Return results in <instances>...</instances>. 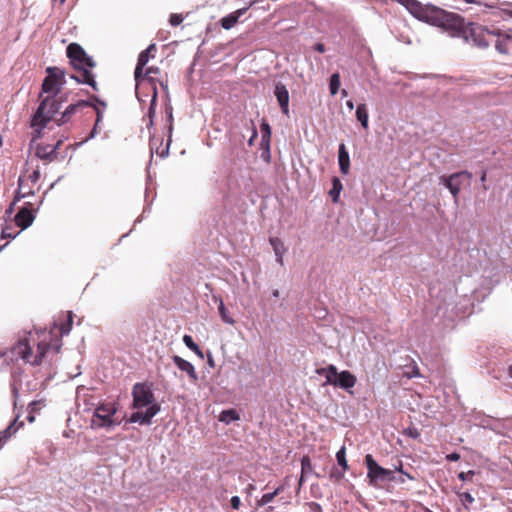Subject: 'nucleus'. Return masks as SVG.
<instances>
[{
  "label": "nucleus",
  "instance_id": "nucleus-1",
  "mask_svg": "<svg viewBox=\"0 0 512 512\" xmlns=\"http://www.w3.org/2000/svg\"><path fill=\"white\" fill-rule=\"evenodd\" d=\"M52 332L36 331L29 332L10 350L3 353L2 357L5 361L15 362L22 359L25 363L31 365H39L50 348H54L56 352L60 350L58 341L51 343Z\"/></svg>",
  "mask_w": 512,
  "mask_h": 512
},
{
  "label": "nucleus",
  "instance_id": "nucleus-2",
  "mask_svg": "<svg viewBox=\"0 0 512 512\" xmlns=\"http://www.w3.org/2000/svg\"><path fill=\"white\" fill-rule=\"evenodd\" d=\"M47 72L48 76L42 84V92L47 96L41 101L31 122L32 128L37 132V137H40L42 129L46 127L47 123L59 110V105L53 97L60 90V79L63 77V72L56 67H48Z\"/></svg>",
  "mask_w": 512,
  "mask_h": 512
},
{
  "label": "nucleus",
  "instance_id": "nucleus-3",
  "mask_svg": "<svg viewBox=\"0 0 512 512\" xmlns=\"http://www.w3.org/2000/svg\"><path fill=\"white\" fill-rule=\"evenodd\" d=\"M133 407L138 411L134 412L129 422L139 424H150L152 418L160 411L154 395L149 386L137 383L133 387Z\"/></svg>",
  "mask_w": 512,
  "mask_h": 512
},
{
  "label": "nucleus",
  "instance_id": "nucleus-4",
  "mask_svg": "<svg viewBox=\"0 0 512 512\" xmlns=\"http://www.w3.org/2000/svg\"><path fill=\"white\" fill-rule=\"evenodd\" d=\"M397 3L404 6L414 17L430 25L445 27L453 20V14L443 10L424 9L416 0H396Z\"/></svg>",
  "mask_w": 512,
  "mask_h": 512
},
{
  "label": "nucleus",
  "instance_id": "nucleus-5",
  "mask_svg": "<svg viewBox=\"0 0 512 512\" xmlns=\"http://www.w3.org/2000/svg\"><path fill=\"white\" fill-rule=\"evenodd\" d=\"M67 56L69 57L72 65L76 69L81 70L80 76H72V78L79 83L88 84L96 90V82L93 75L88 70L95 67L96 64L94 60L86 54L80 45L76 43H72L67 47Z\"/></svg>",
  "mask_w": 512,
  "mask_h": 512
},
{
  "label": "nucleus",
  "instance_id": "nucleus-6",
  "mask_svg": "<svg viewBox=\"0 0 512 512\" xmlns=\"http://www.w3.org/2000/svg\"><path fill=\"white\" fill-rule=\"evenodd\" d=\"M117 407L113 403H101L99 404L92 415L91 427L93 429H106L111 428L120 424V420L116 417Z\"/></svg>",
  "mask_w": 512,
  "mask_h": 512
},
{
  "label": "nucleus",
  "instance_id": "nucleus-7",
  "mask_svg": "<svg viewBox=\"0 0 512 512\" xmlns=\"http://www.w3.org/2000/svg\"><path fill=\"white\" fill-rule=\"evenodd\" d=\"M317 373L324 375L326 383L334 385L343 389L352 388L356 383V377L349 371H342L338 373L334 365H329L327 368L317 369Z\"/></svg>",
  "mask_w": 512,
  "mask_h": 512
},
{
  "label": "nucleus",
  "instance_id": "nucleus-8",
  "mask_svg": "<svg viewBox=\"0 0 512 512\" xmlns=\"http://www.w3.org/2000/svg\"><path fill=\"white\" fill-rule=\"evenodd\" d=\"M365 463L368 469L367 477L371 485H376L378 482L396 481L394 471L381 467L372 455H366Z\"/></svg>",
  "mask_w": 512,
  "mask_h": 512
},
{
  "label": "nucleus",
  "instance_id": "nucleus-9",
  "mask_svg": "<svg viewBox=\"0 0 512 512\" xmlns=\"http://www.w3.org/2000/svg\"><path fill=\"white\" fill-rule=\"evenodd\" d=\"M470 178H471L470 173H468L466 171H462V172L454 173L450 176L443 175L440 177V182L449 189L455 202H457L461 187L464 185L465 182L469 183Z\"/></svg>",
  "mask_w": 512,
  "mask_h": 512
},
{
  "label": "nucleus",
  "instance_id": "nucleus-10",
  "mask_svg": "<svg viewBox=\"0 0 512 512\" xmlns=\"http://www.w3.org/2000/svg\"><path fill=\"white\" fill-rule=\"evenodd\" d=\"M489 37H492V42L495 48L502 54H507L512 49V37L507 32H501L498 29L487 31Z\"/></svg>",
  "mask_w": 512,
  "mask_h": 512
},
{
  "label": "nucleus",
  "instance_id": "nucleus-11",
  "mask_svg": "<svg viewBox=\"0 0 512 512\" xmlns=\"http://www.w3.org/2000/svg\"><path fill=\"white\" fill-rule=\"evenodd\" d=\"M274 95L284 115L289 116V92L282 83H277L274 89Z\"/></svg>",
  "mask_w": 512,
  "mask_h": 512
},
{
  "label": "nucleus",
  "instance_id": "nucleus-12",
  "mask_svg": "<svg viewBox=\"0 0 512 512\" xmlns=\"http://www.w3.org/2000/svg\"><path fill=\"white\" fill-rule=\"evenodd\" d=\"M487 31L491 30L480 26L471 29L473 40L480 48H486L492 43V37L488 36Z\"/></svg>",
  "mask_w": 512,
  "mask_h": 512
},
{
  "label": "nucleus",
  "instance_id": "nucleus-13",
  "mask_svg": "<svg viewBox=\"0 0 512 512\" xmlns=\"http://www.w3.org/2000/svg\"><path fill=\"white\" fill-rule=\"evenodd\" d=\"M35 214L28 208H21L15 215V223L22 230L28 228L34 221Z\"/></svg>",
  "mask_w": 512,
  "mask_h": 512
},
{
  "label": "nucleus",
  "instance_id": "nucleus-14",
  "mask_svg": "<svg viewBox=\"0 0 512 512\" xmlns=\"http://www.w3.org/2000/svg\"><path fill=\"white\" fill-rule=\"evenodd\" d=\"M153 50H155V44L149 45L147 49H145L144 51H142L140 53V55L138 57V62H137L136 68H135V72H134L135 80L137 82L142 78L143 69H144L145 65L148 63L149 58H150V53Z\"/></svg>",
  "mask_w": 512,
  "mask_h": 512
},
{
  "label": "nucleus",
  "instance_id": "nucleus-15",
  "mask_svg": "<svg viewBox=\"0 0 512 512\" xmlns=\"http://www.w3.org/2000/svg\"><path fill=\"white\" fill-rule=\"evenodd\" d=\"M248 10V7L246 8H241V9H238L230 14H228L227 16L223 17L221 19V26L226 29V30H229L231 29L232 27H234L239 18Z\"/></svg>",
  "mask_w": 512,
  "mask_h": 512
},
{
  "label": "nucleus",
  "instance_id": "nucleus-16",
  "mask_svg": "<svg viewBox=\"0 0 512 512\" xmlns=\"http://www.w3.org/2000/svg\"><path fill=\"white\" fill-rule=\"evenodd\" d=\"M173 361L175 365L181 371L186 372L193 381H196L198 379V376L195 372V368L189 361L181 358L180 356H174Z\"/></svg>",
  "mask_w": 512,
  "mask_h": 512
},
{
  "label": "nucleus",
  "instance_id": "nucleus-17",
  "mask_svg": "<svg viewBox=\"0 0 512 512\" xmlns=\"http://www.w3.org/2000/svg\"><path fill=\"white\" fill-rule=\"evenodd\" d=\"M338 162L341 173L344 175L348 174L350 170V157L344 144L339 145Z\"/></svg>",
  "mask_w": 512,
  "mask_h": 512
},
{
  "label": "nucleus",
  "instance_id": "nucleus-18",
  "mask_svg": "<svg viewBox=\"0 0 512 512\" xmlns=\"http://www.w3.org/2000/svg\"><path fill=\"white\" fill-rule=\"evenodd\" d=\"M270 244L273 248V251H274V254L276 257V261L280 265H283V257L287 251V248L284 245L283 241L279 238L272 237V238H270Z\"/></svg>",
  "mask_w": 512,
  "mask_h": 512
},
{
  "label": "nucleus",
  "instance_id": "nucleus-19",
  "mask_svg": "<svg viewBox=\"0 0 512 512\" xmlns=\"http://www.w3.org/2000/svg\"><path fill=\"white\" fill-rule=\"evenodd\" d=\"M239 419L240 415L235 409L223 410L219 415V421L227 425Z\"/></svg>",
  "mask_w": 512,
  "mask_h": 512
},
{
  "label": "nucleus",
  "instance_id": "nucleus-20",
  "mask_svg": "<svg viewBox=\"0 0 512 512\" xmlns=\"http://www.w3.org/2000/svg\"><path fill=\"white\" fill-rule=\"evenodd\" d=\"M356 118L364 129L368 128V111L366 104H359L356 109Z\"/></svg>",
  "mask_w": 512,
  "mask_h": 512
},
{
  "label": "nucleus",
  "instance_id": "nucleus-21",
  "mask_svg": "<svg viewBox=\"0 0 512 512\" xmlns=\"http://www.w3.org/2000/svg\"><path fill=\"white\" fill-rule=\"evenodd\" d=\"M216 302H218V311L223 322L229 325H234L235 320L228 314V311L221 298L214 296Z\"/></svg>",
  "mask_w": 512,
  "mask_h": 512
},
{
  "label": "nucleus",
  "instance_id": "nucleus-22",
  "mask_svg": "<svg viewBox=\"0 0 512 512\" xmlns=\"http://www.w3.org/2000/svg\"><path fill=\"white\" fill-rule=\"evenodd\" d=\"M342 189H343V186H342L340 179L337 177H334L332 179V188L329 191V195L331 196L332 201L334 203L338 202Z\"/></svg>",
  "mask_w": 512,
  "mask_h": 512
},
{
  "label": "nucleus",
  "instance_id": "nucleus-23",
  "mask_svg": "<svg viewBox=\"0 0 512 512\" xmlns=\"http://www.w3.org/2000/svg\"><path fill=\"white\" fill-rule=\"evenodd\" d=\"M87 103L85 101H80L77 104L69 105L65 111L63 112L61 119L58 121V125H61L66 122V120L77 110L80 106H85Z\"/></svg>",
  "mask_w": 512,
  "mask_h": 512
},
{
  "label": "nucleus",
  "instance_id": "nucleus-24",
  "mask_svg": "<svg viewBox=\"0 0 512 512\" xmlns=\"http://www.w3.org/2000/svg\"><path fill=\"white\" fill-rule=\"evenodd\" d=\"M340 85H341L340 74L339 73L332 74L330 77V83H329V90H330L331 95L334 96L337 94V92L339 91Z\"/></svg>",
  "mask_w": 512,
  "mask_h": 512
},
{
  "label": "nucleus",
  "instance_id": "nucleus-25",
  "mask_svg": "<svg viewBox=\"0 0 512 512\" xmlns=\"http://www.w3.org/2000/svg\"><path fill=\"white\" fill-rule=\"evenodd\" d=\"M312 471L311 461L308 457H303L301 460V478L300 485L302 484L304 477Z\"/></svg>",
  "mask_w": 512,
  "mask_h": 512
},
{
  "label": "nucleus",
  "instance_id": "nucleus-26",
  "mask_svg": "<svg viewBox=\"0 0 512 512\" xmlns=\"http://www.w3.org/2000/svg\"><path fill=\"white\" fill-rule=\"evenodd\" d=\"M336 459L338 464L343 468V470L348 469V463L346 460V450L345 447H341L340 450L336 453Z\"/></svg>",
  "mask_w": 512,
  "mask_h": 512
},
{
  "label": "nucleus",
  "instance_id": "nucleus-27",
  "mask_svg": "<svg viewBox=\"0 0 512 512\" xmlns=\"http://www.w3.org/2000/svg\"><path fill=\"white\" fill-rule=\"evenodd\" d=\"M14 423L11 424L8 428H6L4 431L0 432V446H2L16 431V429L13 428Z\"/></svg>",
  "mask_w": 512,
  "mask_h": 512
},
{
  "label": "nucleus",
  "instance_id": "nucleus-28",
  "mask_svg": "<svg viewBox=\"0 0 512 512\" xmlns=\"http://www.w3.org/2000/svg\"><path fill=\"white\" fill-rule=\"evenodd\" d=\"M51 146L38 147L36 150V154L41 159H49L53 153H49Z\"/></svg>",
  "mask_w": 512,
  "mask_h": 512
},
{
  "label": "nucleus",
  "instance_id": "nucleus-29",
  "mask_svg": "<svg viewBox=\"0 0 512 512\" xmlns=\"http://www.w3.org/2000/svg\"><path fill=\"white\" fill-rule=\"evenodd\" d=\"M459 498L465 507L474 502V497L469 492L459 493Z\"/></svg>",
  "mask_w": 512,
  "mask_h": 512
},
{
  "label": "nucleus",
  "instance_id": "nucleus-30",
  "mask_svg": "<svg viewBox=\"0 0 512 512\" xmlns=\"http://www.w3.org/2000/svg\"><path fill=\"white\" fill-rule=\"evenodd\" d=\"M71 326H72V313L69 312L68 313L67 323L61 325V327H60L61 335H67L70 332V330H71Z\"/></svg>",
  "mask_w": 512,
  "mask_h": 512
},
{
  "label": "nucleus",
  "instance_id": "nucleus-31",
  "mask_svg": "<svg viewBox=\"0 0 512 512\" xmlns=\"http://www.w3.org/2000/svg\"><path fill=\"white\" fill-rule=\"evenodd\" d=\"M276 496V493H267V494H264L260 500L258 501V505L259 506H264L268 503H270Z\"/></svg>",
  "mask_w": 512,
  "mask_h": 512
},
{
  "label": "nucleus",
  "instance_id": "nucleus-32",
  "mask_svg": "<svg viewBox=\"0 0 512 512\" xmlns=\"http://www.w3.org/2000/svg\"><path fill=\"white\" fill-rule=\"evenodd\" d=\"M183 342L190 350L193 351L194 349H197L198 345L193 341L190 335H184Z\"/></svg>",
  "mask_w": 512,
  "mask_h": 512
},
{
  "label": "nucleus",
  "instance_id": "nucleus-33",
  "mask_svg": "<svg viewBox=\"0 0 512 512\" xmlns=\"http://www.w3.org/2000/svg\"><path fill=\"white\" fill-rule=\"evenodd\" d=\"M183 21L182 14H171L169 22L172 26H177Z\"/></svg>",
  "mask_w": 512,
  "mask_h": 512
},
{
  "label": "nucleus",
  "instance_id": "nucleus-34",
  "mask_svg": "<svg viewBox=\"0 0 512 512\" xmlns=\"http://www.w3.org/2000/svg\"><path fill=\"white\" fill-rule=\"evenodd\" d=\"M344 477V470L339 471L338 469H333L330 473V478L336 482L340 481Z\"/></svg>",
  "mask_w": 512,
  "mask_h": 512
},
{
  "label": "nucleus",
  "instance_id": "nucleus-35",
  "mask_svg": "<svg viewBox=\"0 0 512 512\" xmlns=\"http://www.w3.org/2000/svg\"><path fill=\"white\" fill-rule=\"evenodd\" d=\"M474 475H475V472L473 470H470L468 472H460L458 474V477L462 481H471Z\"/></svg>",
  "mask_w": 512,
  "mask_h": 512
},
{
  "label": "nucleus",
  "instance_id": "nucleus-36",
  "mask_svg": "<svg viewBox=\"0 0 512 512\" xmlns=\"http://www.w3.org/2000/svg\"><path fill=\"white\" fill-rule=\"evenodd\" d=\"M22 190H23V184H22L21 180H19V191H18V193H17V195L15 197V201H18L21 198H25L28 194H32L31 191H29V192H22Z\"/></svg>",
  "mask_w": 512,
  "mask_h": 512
},
{
  "label": "nucleus",
  "instance_id": "nucleus-37",
  "mask_svg": "<svg viewBox=\"0 0 512 512\" xmlns=\"http://www.w3.org/2000/svg\"><path fill=\"white\" fill-rule=\"evenodd\" d=\"M396 470L402 474V476L399 479H397L399 482L404 483L406 479H409V480L414 479L410 474L402 471V466L397 467Z\"/></svg>",
  "mask_w": 512,
  "mask_h": 512
},
{
  "label": "nucleus",
  "instance_id": "nucleus-38",
  "mask_svg": "<svg viewBox=\"0 0 512 512\" xmlns=\"http://www.w3.org/2000/svg\"><path fill=\"white\" fill-rule=\"evenodd\" d=\"M155 103H156V95L153 96L152 101H151V105H150V108H149V117H150V122L151 123H152V117L155 114Z\"/></svg>",
  "mask_w": 512,
  "mask_h": 512
},
{
  "label": "nucleus",
  "instance_id": "nucleus-39",
  "mask_svg": "<svg viewBox=\"0 0 512 512\" xmlns=\"http://www.w3.org/2000/svg\"><path fill=\"white\" fill-rule=\"evenodd\" d=\"M240 504H241V501H240V498L238 496H233L231 498V506H232L233 509H235V510L239 509Z\"/></svg>",
  "mask_w": 512,
  "mask_h": 512
},
{
  "label": "nucleus",
  "instance_id": "nucleus-40",
  "mask_svg": "<svg viewBox=\"0 0 512 512\" xmlns=\"http://www.w3.org/2000/svg\"><path fill=\"white\" fill-rule=\"evenodd\" d=\"M169 146H170V140L168 141L165 149H163L161 152H158V150L156 151L160 155L161 158H165L168 155Z\"/></svg>",
  "mask_w": 512,
  "mask_h": 512
},
{
  "label": "nucleus",
  "instance_id": "nucleus-41",
  "mask_svg": "<svg viewBox=\"0 0 512 512\" xmlns=\"http://www.w3.org/2000/svg\"><path fill=\"white\" fill-rule=\"evenodd\" d=\"M449 461H457L460 459V455L458 453H451L446 456Z\"/></svg>",
  "mask_w": 512,
  "mask_h": 512
},
{
  "label": "nucleus",
  "instance_id": "nucleus-42",
  "mask_svg": "<svg viewBox=\"0 0 512 512\" xmlns=\"http://www.w3.org/2000/svg\"><path fill=\"white\" fill-rule=\"evenodd\" d=\"M16 236H17V234L10 233V232H8V230H7V229H4V230L2 231V238H12V239H13V238H15Z\"/></svg>",
  "mask_w": 512,
  "mask_h": 512
},
{
  "label": "nucleus",
  "instance_id": "nucleus-43",
  "mask_svg": "<svg viewBox=\"0 0 512 512\" xmlns=\"http://www.w3.org/2000/svg\"><path fill=\"white\" fill-rule=\"evenodd\" d=\"M407 433H408L409 436H411L413 438H417L419 436V432L415 428L408 429Z\"/></svg>",
  "mask_w": 512,
  "mask_h": 512
},
{
  "label": "nucleus",
  "instance_id": "nucleus-44",
  "mask_svg": "<svg viewBox=\"0 0 512 512\" xmlns=\"http://www.w3.org/2000/svg\"><path fill=\"white\" fill-rule=\"evenodd\" d=\"M314 49L319 52V53H324L325 52V46L322 44V43H317L315 46H314Z\"/></svg>",
  "mask_w": 512,
  "mask_h": 512
},
{
  "label": "nucleus",
  "instance_id": "nucleus-45",
  "mask_svg": "<svg viewBox=\"0 0 512 512\" xmlns=\"http://www.w3.org/2000/svg\"><path fill=\"white\" fill-rule=\"evenodd\" d=\"M97 134V126H94V128L92 129L90 135L84 140L85 141H88L89 139H92L96 136Z\"/></svg>",
  "mask_w": 512,
  "mask_h": 512
},
{
  "label": "nucleus",
  "instance_id": "nucleus-46",
  "mask_svg": "<svg viewBox=\"0 0 512 512\" xmlns=\"http://www.w3.org/2000/svg\"><path fill=\"white\" fill-rule=\"evenodd\" d=\"M40 177V173L38 171H34L31 175H30V179L32 180V182H36Z\"/></svg>",
  "mask_w": 512,
  "mask_h": 512
},
{
  "label": "nucleus",
  "instance_id": "nucleus-47",
  "mask_svg": "<svg viewBox=\"0 0 512 512\" xmlns=\"http://www.w3.org/2000/svg\"><path fill=\"white\" fill-rule=\"evenodd\" d=\"M156 72H157V68H155V69H154V68H152V67L147 68V69H146V71H145V72H143L142 77L147 76V75H149V74H151V73H156Z\"/></svg>",
  "mask_w": 512,
  "mask_h": 512
},
{
  "label": "nucleus",
  "instance_id": "nucleus-48",
  "mask_svg": "<svg viewBox=\"0 0 512 512\" xmlns=\"http://www.w3.org/2000/svg\"><path fill=\"white\" fill-rule=\"evenodd\" d=\"M193 352L196 353V355L201 358V359H204V353L202 352V350H200V348L197 346V349H194Z\"/></svg>",
  "mask_w": 512,
  "mask_h": 512
},
{
  "label": "nucleus",
  "instance_id": "nucleus-49",
  "mask_svg": "<svg viewBox=\"0 0 512 512\" xmlns=\"http://www.w3.org/2000/svg\"><path fill=\"white\" fill-rule=\"evenodd\" d=\"M62 141H58L57 144L53 147H51V149L49 150V153H55L56 150L60 147Z\"/></svg>",
  "mask_w": 512,
  "mask_h": 512
},
{
  "label": "nucleus",
  "instance_id": "nucleus-50",
  "mask_svg": "<svg viewBox=\"0 0 512 512\" xmlns=\"http://www.w3.org/2000/svg\"><path fill=\"white\" fill-rule=\"evenodd\" d=\"M346 106H347V108H348L349 110H353V109H354V103H353V101H352V100H348V101L346 102Z\"/></svg>",
  "mask_w": 512,
  "mask_h": 512
},
{
  "label": "nucleus",
  "instance_id": "nucleus-51",
  "mask_svg": "<svg viewBox=\"0 0 512 512\" xmlns=\"http://www.w3.org/2000/svg\"><path fill=\"white\" fill-rule=\"evenodd\" d=\"M262 129L265 130L268 134H270V129L268 124H263Z\"/></svg>",
  "mask_w": 512,
  "mask_h": 512
},
{
  "label": "nucleus",
  "instance_id": "nucleus-52",
  "mask_svg": "<svg viewBox=\"0 0 512 512\" xmlns=\"http://www.w3.org/2000/svg\"><path fill=\"white\" fill-rule=\"evenodd\" d=\"M279 294H280V293H279V290H277V289L273 290V292H272V295H273L275 298L279 297Z\"/></svg>",
  "mask_w": 512,
  "mask_h": 512
},
{
  "label": "nucleus",
  "instance_id": "nucleus-53",
  "mask_svg": "<svg viewBox=\"0 0 512 512\" xmlns=\"http://www.w3.org/2000/svg\"><path fill=\"white\" fill-rule=\"evenodd\" d=\"M282 490L281 487H278L277 489H275L272 493H276V496L280 493V491Z\"/></svg>",
  "mask_w": 512,
  "mask_h": 512
},
{
  "label": "nucleus",
  "instance_id": "nucleus-54",
  "mask_svg": "<svg viewBox=\"0 0 512 512\" xmlns=\"http://www.w3.org/2000/svg\"><path fill=\"white\" fill-rule=\"evenodd\" d=\"M341 95H342V97H346L348 95V93H347V91L345 89H343L341 91Z\"/></svg>",
  "mask_w": 512,
  "mask_h": 512
},
{
  "label": "nucleus",
  "instance_id": "nucleus-55",
  "mask_svg": "<svg viewBox=\"0 0 512 512\" xmlns=\"http://www.w3.org/2000/svg\"><path fill=\"white\" fill-rule=\"evenodd\" d=\"M100 121H101V115L98 113V117H97L95 126H97Z\"/></svg>",
  "mask_w": 512,
  "mask_h": 512
},
{
  "label": "nucleus",
  "instance_id": "nucleus-56",
  "mask_svg": "<svg viewBox=\"0 0 512 512\" xmlns=\"http://www.w3.org/2000/svg\"><path fill=\"white\" fill-rule=\"evenodd\" d=\"M508 374L512 378V365L508 369Z\"/></svg>",
  "mask_w": 512,
  "mask_h": 512
},
{
  "label": "nucleus",
  "instance_id": "nucleus-57",
  "mask_svg": "<svg viewBox=\"0 0 512 512\" xmlns=\"http://www.w3.org/2000/svg\"><path fill=\"white\" fill-rule=\"evenodd\" d=\"M486 179V173H483L482 176H481V181L484 182Z\"/></svg>",
  "mask_w": 512,
  "mask_h": 512
},
{
  "label": "nucleus",
  "instance_id": "nucleus-58",
  "mask_svg": "<svg viewBox=\"0 0 512 512\" xmlns=\"http://www.w3.org/2000/svg\"><path fill=\"white\" fill-rule=\"evenodd\" d=\"M12 210H13V204L10 206V208H9L8 212H9V213H11V212H12Z\"/></svg>",
  "mask_w": 512,
  "mask_h": 512
},
{
  "label": "nucleus",
  "instance_id": "nucleus-59",
  "mask_svg": "<svg viewBox=\"0 0 512 512\" xmlns=\"http://www.w3.org/2000/svg\"><path fill=\"white\" fill-rule=\"evenodd\" d=\"M171 131H172V125H170V127H169V133H171Z\"/></svg>",
  "mask_w": 512,
  "mask_h": 512
},
{
  "label": "nucleus",
  "instance_id": "nucleus-60",
  "mask_svg": "<svg viewBox=\"0 0 512 512\" xmlns=\"http://www.w3.org/2000/svg\"><path fill=\"white\" fill-rule=\"evenodd\" d=\"M64 0H61V2H63Z\"/></svg>",
  "mask_w": 512,
  "mask_h": 512
}]
</instances>
